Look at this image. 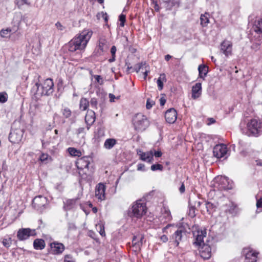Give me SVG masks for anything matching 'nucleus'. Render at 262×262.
Listing matches in <instances>:
<instances>
[{
  "mask_svg": "<svg viewBox=\"0 0 262 262\" xmlns=\"http://www.w3.org/2000/svg\"><path fill=\"white\" fill-rule=\"evenodd\" d=\"M185 185L183 183H182L181 187L179 188V191L181 193H183L185 192Z\"/></svg>",
  "mask_w": 262,
  "mask_h": 262,
  "instance_id": "680f3d73",
  "label": "nucleus"
},
{
  "mask_svg": "<svg viewBox=\"0 0 262 262\" xmlns=\"http://www.w3.org/2000/svg\"><path fill=\"white\" fill-rule=\"evenodd\" d=\"M48 157H49V155L48 154H42L39 157V160L41 162H46L48 160Z\"/></svg>",
  "mask_w": 262,
  "mask_h": 262,
  "instance_id": "3c124183",
  "label": "nucleus"
},
{
  "mask_svg": "<svg viewBox=\"0 0 262 262\" xmlns=\"http://www.w3.org/2000/svg\"><path fill=\"white\" fill-rule=\"evenodd\" d=\"M68 151L69 153L70 154V155H71L72 156L80 157L81 156V151L74 147H69L68 149Z\"/></svg>",
  "mask_w": 262,
  "mask_h": 262,
  "instance_id": "f704fd0d",
  "label": "nucleus"
},
{
  "mask_svg": "<svg viewBox=\"0 0 262 262\" xmlns=\"http://www.w3.org/2000/svg\"><path fill=\"white\" fill-rule=\"evenodd\" d=\"M95 119L96 116L94 111L88 110L85 116V122L88 129H89L90 126L95 122Z\"/></svg>",
  "mask_w": 262,
  "mask_h": 262,
  "instance_id": "412c9836",
  "label": "nucleus"
},
{
  "mask_svg": "<svg viewBox=\"0 0 262 262\" xmlns=\"http://www.w3.org/2000/svg\"><path fill=\"white\" fill-rule=\"evenodd\" d=\"M202 92V84L200 82H198L192 88V98L194 99L199 98Z\"/></svg>",
  "mask_w": 262,
  "mask_h": 262,
  "instance_id": "393cba45",
  "label": "nucleus"
},
{
  "mask_svg": "<svg viewBox=\"0 0 262 262\" xmlns=\"http://www.w3.org/2000/svg\"><path fill=\"white\" fill-rule=\"evenodd\" d=\"M36 231L34 229L30 228H21L18 230L17 233V237L19 241H24L30 236H35Z\"/></svg>",
  "mask_w": 262,
  "mask_h": 262,
  "instance_id": "1a4fd4ad",
  "label": "nucleus"
},
{
  "mask_svg": "<svg viewBox=\"0 0 262 262\" xmlns=\"http://www.w3.org/2000/svg\"><path fill=\"white\" fill-rule=\"evenodd\" d=\"M147 63L146 62H142L141 63H139L138 64H136L134 66V67L133 68L132 67H127L128 71L130 70H132V72H136L137 73H138L141 70V68H143V67H145V65H146Z\"/></svg>",
  "mask_w": 262,
  "mask_h": 262,
  "instance_id": "7c9ffc66",
  "label": "nucleus"
},
{
  "mask_svg": "<svg viewBox=\"0 0 262 262\" xmlns=\"http://www.w3.org/2000/svg\"><path fill=\"white\" fill-rule=\"evenodd\" d=\"M227 152V146L224 144L216 145L213 149V156L218 159L223 157L226 158Z\"/></svg>",
  "mask_w": 262,
  "mask_h": 262,
  "instance_id": "0eeeda50",
  "label": "nucleus"
},
{
  "mask_svg": "<svg viewBox=\"0 0 262 262\" xmlns=\"http://www.w3.org/2000/svg\"><path fill=\"white\" fill-rule=\"evenodd\" d=\"M115 57H116L115 55L114 56H112V58L109 59L108 61L110 62H113L115 61L116 60Z\"/></svg>",
  "mask_w": 262,
  "mask_h": 262,
  "instance_id": "338daca9",
  "label": "nucleus"
},
{
  "mask_svg": "<svg viewBox=\"0 0 262 262\" xmlns=\"http://www.w3.org/2000/svg\"><path fill=\"white\" fill-rule=\"evenodd\" d=\"M146 209L145 204L138 200L133 204L128 214L132 217L140 218L146 213Z\"/></svg>",
  "mask_w": 262,
  "mask_h": 262,
  "instance_id": "f03ea898",
  "label": "nucleus"
},
{
  "mask_svg": "<svg viewBox=\"0 0 262 262\" xmlns=\"http://www.w3.org/2000/svg\"><path fill=\"white\" fill-rule=\"evenodd\" d=\"M94 77L98 83H100V84H102V79L100 75H95Z\"/></svg>",
  "mask_w": 262,
  "mask_h": 262,
  "instance_id": "6e6d98bb",
  "label": "nucleus"
},
{
  "mask_svg": "<svg viewBox=\"0 0 262 262\" xmlns=\"http://www.w3.org/2000/svg\"><path fill=\"white\" fill-rule=\"evenodd\" d=\"M100 231L99 233L102 236H104L105 235V231H104V227L103 226L100 225Z\"/></svg>",
  "mask_w": 262,
  "mask_h": 262,
  "instance_id": "5fc2aeb1",
  "label": "nucleus"
},
{
  "mask_svg": "<svg viewBox=\"0 0 262 262\" xmlns=\"http://www.w3.org/2000/svg\"><path fill=\"white\" fill-rule=\"evenodd\" d=\"M184 234L185 230L183 228L178 229L170 236V242L173 243L175 246L178 247Z\"/></svg>",
  "mask_w": 262,
  "mask_h": 262,
  "instance_id": "9b49d317",
  "label": "nucleus"
},
{
  "mask_svg": "<svg viewBox=\"0 0 262 262\" xmlns=\"http://www.w3.org/2000/svg\"><path fill=\"white\" fill-rule=\"evenodd\" d=\"M139 156H140V159L142 161L150 163L153 160L154 154L152 151H149L147 152H142L139 150L137 152Z\"/></svg>",
  "mask_w": 262,
  "mask_h": 262,
  "instance_id": "4be33fe9",
  "label": "nucleus"
},
{
  "mask_svg": "<svg viewBox=\"0 0 262 262\" xmlns=\"http://www.w3.org/2000/svg\"><path fill=\"white\" fill-rule=\"evenodd\" d=\"M92 161V158L90 156H84L79 158L76 162V165L78 169H88L89 165Z\"/></svg>",
  "mask_w": 262,
  "mask_h": 262,
  "instance_id": "f8f14e48",
  "label": "nucleus"
},
{
  "mask_svg": "<svg viewBox=\"0 0 262 262\" xmlns=\"http://www.w3.org/2000/svg\"><path fill=\"white\" fill-rule=\"evenodd\" d=\"M160 102L161 105H164L166 103V99L162 97L160 99Z\"/></svg>",
  "mask_w": 262,
  "mask_h": 262,
  "instance_id": "69168bd1",
  "label": "nucleus"
},
{
  "mask_svg": "<svg viewBox=\"0 0 262 262\" xmlns=\"http://www.w3.org/2000/svg\"><path fill=\"white\" fill-rule=\"evenodd\" d=\"M116 51V47L115 46H113L111 49V53L112 54V56H114L115 55Z\"/></svg>",
  "mask_w": 262,
  "mask_h": 262,
  "instance_id": "13d9d810",
  "label": "nucleus"
},
{
  "mask_svg": "<svg viewBox=\"0 0 262 262\" xmlns=\"http://www.w3.org/2000/svg\"><path fill=\"white\" fill-rule=\"evenodd\" d=\"M209 14L208 13H205L204 14H202L200 17V21H201V24L203 27L206 26L209 23Z\"/></svg>",
  "mask_w": 262,
  "mask_h": 262,
  "instance_id": "2f4dec72",
  "label": "nucleus"
},
{
  "mask_svg": "<svg viewBox=\"0 0 262 262\" xmlns=\"http://www.w3.org/2000/svg\"><path fill=\"white\" fill-rule=\"evenodd\" d=\"M11 238H4L3 240V245L7 248L9 247L11 245Z\"/></svg>",
  "mask_w": 262,
  "mask_h": 262,
  "instance_id": "c03bdc74",
  "label": "nucleus"
},
{
  "mask_svg": "<svg viewBox=\"0 0 262 262\" xmlns=\"http://www.w3.org/2000/svg\"><path fill=\"white\" fill-rule=\"evenodd\" d=\"M160 239L163 243H166L168 241V237L166 235H163L160 237Z\"/></svg>",
  "mask_w": 262,
  "mask_h": 262,
  "instance_id": "bf43d9fd",
  "label": "nucleus"
},
{
  "mask_svg": "<svg viewBox=\"0 0 262 262\" xmlns=\"http://www.w3.org/2000/svg\"><path fill=\"white\" fill-rule=\"evenodd\" d=\"M163 168V166L160 164H153L151 166V170L152 171H156L157 170H162Z\"/></svg>",
  "mask_w": 262,
  "mask_h": 262,
  "instance_id": "37998d69",
  "label": "nucleus"
},
{
  "mask_svg": "<svg viewBox=\"0 0 262 262\" xmlns=\"http://www.w3.org/2000/svg\"><path fill=\"white\" fill-rule=\"evenodd\" d=\"M105 186L102 183H99L96 187L95 196L98 200L102 201L105 199Z\"/></svg>",
  "mask_w": 262,
  "mask_h": 262,
  "instance_id": "aec40b11",
  "label": "nucleus"
},
{
  "mask_svg": "<svg viewBox=\"0 0 262 262\" xmlns=\"http://www.w3.org/2000/svg\"><path fill=\"white\" fill-rule=\"evenodd\" d=\"M64 262H75V260L71 255L67 254L64 257Z\"/></svg>",
  "mask_w": 262,
  "mask_h": 262,
  "instance_id": "a18cd8bd",
  "label": "nucleus"
},
{
  "mask_svg": "<svg viewBox=\"0 0 262 262\" xmlns=\"http://www.w3.org/2000/svg\"><path fill=\"white\" fill-rule=\"evenodd\" d=\"M46 243L42 239L37 238L33 242V247L36 250H42L45 248Z\"/></svg>",
  "mask_w": 262,
  "mask_h": 262,
  "instance_id": "bb28decb",
  "label": "nucleus"
},
{
  "mask_svg": "<svg viewBox=\"0 0 262 262\" xmlns=\"http://www.w3.org/2000/svg\"><path fill=\"white\" fill-rule=\"evenodd\" d=\"M47 199L42 195L35 196L32 201V206L37 210H40L47 204Z\"/></svg>",
  "mask_w": 262,
  "mask_h": 262,
  "instance_id": "4468645a",
  "label": "nucleus"
},
{
  "mask_svg": "<svg viewBox=\"0 0 262 262\" xmlns=\"http://www.w3.org/2000/svg\"><path fill=\"white\" fill-rule=\"evenodd\" d=\"M62 114L63 116L66 118H69L71 116V111L68 107H65L62 110Z\"/></svg>",
  "mask_w": 262,
  "mask_h": 262,
  "instance_id": "e433bc0d",
  "label": "nucleus"
},
{
  "mask_svg": "<svg viewBox=\"0 0 262 262\" xmlns=\"http://www.w3.org/2000/svg\"><path fill=\"white\" fill-rule=\"evenodd\" d=\"M117 144V140L114 138L106 139L104 143V148L107 149H112Z\"/></svg>",
  "mask_w": 262,
  "mask_h": 262,
  "instance_id": "c85d7f7f",
  "label": "nucleus"
},
{
  "mask_svg": "<svg viewBox=\"0 0 262 262\" xmlns=\"http://www.w3.org/2000/svg\"><path fill=\"white\" fill-rule=\"evenodd\" d=\"M53 86V80L51 78H47L44 81L42 85L36 82L32 88L31 91L36 98H39L43 95L49 96L52 94L54 92Z\"/></svg>",
  "mask_w": 262,
  "mask_h": 262,
  "instance_id": "f257e3e1",
  "label": "nucleus"
},
{
  "mask_svg": "<svg viewBox=\"0 0 262 262\" xmlns=\"http://www.w3.org/2000/svg\"><path fill=\"white\" fill-rule=\"evenodd\" d=\"M171 58V56H170V55H166L165 56V59L166 60V61H168Z\"/></svg>",
  "mask_w": 262,
  "mask_h": 262,
  "instance_id": "774afa93",
  "label": "nucleus"
},
{
  "mask_svg": "<svg viewBox=\"0 0 262 262\" xmlns=\"http://www.w3.org/2000/svg\"><path fill=\"white\" fill-rule=\"evenodd\" d=\"M55 26L60 31H63L65 29V27L59 21L55 24Z\"/></svg>",
  "mask_w": 262,
  "mask_h": 262,
  "instance_id": "864d4df0",
  "label": "nucleus"
},
{
  "mask_svg": "<svg viewBox=\"0 0 262 262\" xmlns=\"http://www.w3.org/2000/svg\"><path fill=\"white\" fill-rule=\"evenodd\" d=\"M200 247L199 253L201 257L204 259H209L212 255L210 246L207 244H203Z\"/></svg>",
  "mask_w": 262,
  "mask_h": 262,
  "instance_id": "2eb2a0df",
  "label": "nucleus"
},
{
  "mask_svg": "<svg viewBox=\"0 0 262 262\" xmlns=\"http://www.w3.org/2000/svg\"><path fill=\"white\" fill-rule=\"evenodd\" d=\"M256 207L257 208L262 207V198L257 200Z\"/></svg>",
  "mask_w": 262,
  "mask_h": 262,
  "instance_id": "052dcab7",
  "label": "nucleus"
},
{
  "mask_svg": "<svg viewBox=\"0 0 262 262\" xmlns=\"http://www.w3.org/2000/svg\"><path fill=\"white\" fill-rule=\"evenodd\" d=\"M137 170L139 171H145V165L143 164H138L137 165Z\"/></svg>",
  "mask_w": 262,
  "mask_h": 262,
  "instance_id": "4d7b16f0",
  "label": "nucleus"
},
{
  "mask_svg": "<svg viewBox=\"0 0 262 262\" xmlns=\"http://www.w3.org/2000/svg\"><path fill=\"white\" fill-rule=\"evenodd\" d=\"M23 131L20 128L12 129L9 134V140L12 143H18L22 139Z\"/></svg>",
  "mask_w": 262,
  "mask_h": 262,
  "instance_id": "9d476101",
  "label": "nucleus"
},
{
  "mask_svg": "<svg viewBox=\"0 0 262 262\" xmlns=\"http://www.w3.org/2000/svg\"><path fill=\"white\" fill-rule=\"evenodd\" d=\"M232 50V42L227 40H224L221 45V51L226 56L231 55Z\"/></svg>",
  "mask_w": 262,
  "mask_h": 262,
  "instance_id": "a211bd4d",
  "label": "nucleus"
},
{
  "mask_svg": "<svg viewBox=\"0 0 262 262\" xmlns=\"http://www.w3.org/2000/svg\"><path fill=\"white\" fill-rule=\"evenodd\" d=\"M109 98L111 102H114L115 96L112 94H109Z\"/></svg>",
  "mask_w": 262,
  "mask_h": 262,
  "instance_id": "0e129e2a",
  "label": "nucleus"
},
{
  "mask_svg": "<svg viewBox=\"0 0 262 262\" xmlns=\"http://www.w3.org/2000/svg\"><path fill=\"white\" fill-rule=\"evenodd\" d=\"M214 186L220 190L231 189L232 188V182L225 176H217L214 180Z\"/></svg>",
  "mask_w": 262,
  "mask_h": 262,
  "instance_id": "423d86ee",
  "label": "nucleus"
},
{
  "mask_svg": "<svg viewBox=\"0 0 262 262\" xmlns=\"http://www.w3.org/2000/svg\"><path fill=\"white\" fill-rule=\"evenodd\" d=\"M165 118L166 122L172 124L175 122L177 118V112L173 108L168 110L165 114Z\"/></svg>",
  "mask_w": 262,
  "mask_h": 262,
  "instance_id": "f3484780",
  "label": "nucleus"
},
{
  "mask_svg": "<svg viewBox=\"0 0 262 262\" xmlns=\"http://www.w3.org/2000/svg\"><path fill=\"white\" fill-rule=\"evenodd\" d=\"M7 101V95L6 93H0V102L5 103Z\"/></svg>",
  "mask_w": 262,
  "mask_h": 262,
  "instance_id": "49530a36",
  "label": "nucleus"
},
{
  "mask_svg": "<svg viewBox=\"0 0 262 262\" xmlns=\"http://www.w3.org/2000/svg\"><path fill=\"white\" fill-rule=\"evenodd\" d=\"M245 255V262H256L258 252H256L250 248H246L243 250Z\"/></svg>",
  "mask_w": 262,
  "mask_h": 262,
  "instance_id": "ddd939ff",
  "label": "nucleus"
},
{
  "mask_svg": "<svg viewBox=\"0 0 262 262\" xmlns=\"http://www.w3.org/2000/svg\"><path fill=\"white\" fill-rule=\"evenodd\" d=\"M198 71L200 77L204 79L208 72V68L204 64H200L198 67Z\"/></svg>",
  "mask_w": 262,
  "mask_h": 262,
  "instance_id": "cd10ccee",
  "label": "nucleus"
},
{
  "mask_svg": "<svg viewBox=\"0 0 262 262\" xmlns=\"http://www.w3.org/2000/svg\"><path fill=\"white\" fill-rule=\"evenodd\" d=\"M162 212L166 221H169L171 220L172 218L171 213L168 208L163 207L162 209Z\"/></svg>",
  "mask_w": 262,
  "mask_h": 262,
  "instance_id": "72a5a7b5",
  "label": "nucleus"
},
{
  "mask_svg": "<svg viewBox=\"0 0 262 262\" xmlns=\"http://www.w3.org/2000/svg\"><path fill=\"white\" fill-rule=\"evenodd\" d=\"M104 135V130L103 128L100 127L97 129V131L96 133L95 137L96 138H100L101 137H103Z\"/></svg>",
  "mask_w": 262,
  "mask_h": 262,
  "instance_id": "a19ab883",
  "label": "nucleus"
},
{
  "mask_svg": "<svg viewBox=\"0 0 262 262\" xmlns=\"http://www.w3.org/2000/svg\"><path fill=\"white\" fill-rule=\"evenodd\" d=\"M249 136L258 137L262 134V121L260 120L252 119L247 125Z\"/></svg>",
  "mask_w": 262,
  "mask_h": 262,
  "instance_id": "7ed1b4c3",
  "label": "nucleus"
},
{
  "mask_svg": "<svg viewBox=\"0 0 262 262\" xmlns=\"http://www.w3.org/2000/svg\"><path fill=\"white\" fill-rule=\"evenodd\" d=\"M133 124L136 130L143 132L149 126V123L146 116L141 114H138L135 117Z\"/></svg>",
  "mask_w": 262,
  "mask_h": 262,
  "instance_id": "39448f33",
  "label": "nucleus"
},
{
  "mask_svg": "<svg viewBox=\"0 0 262 262\" xmlns=\"http://www.w3.org/2000/svg\"><path fill=\"white\" fill-rule=\"evenodd\" d=\"M154 155L156 157H160L162 156V152L160 151H157L154 152Z\"/></svg>",
  "mask_w": 262,
  "mask_h": 262,
  "instance_id": "e2e57ef3",
  "label": "nucleus"
},
{
  "mask_svg": "<svg viewBox=\"0 0 262 262\" xmlns=\"http://www.w3.org/2000/svg\"><path fill=\"white\" fill-rule=\"evenodd\" d=\"M16 5L19 9H20L24 5H30V3L27 0H16Z\"/></svg>",
  "mask_w": 262,
  "mask_h": 262,
  "instance_id": "4c0bfd02",
  "label": "nucleus"
},
{
  "mask_svg": "<svg viewBox=\"0 0 262 262\" xmlns=\"http://www.w3.org/2000/svg\"><path fill=\"white\" fill-rule=\"evenodd\" d=\"M166 81V75L164 73L161 74L158 78L157 82L158 89L162 90L163 88V83Z\"/></svg>",
  "mask_w": 262,
  "mask_h": 262,
  "instance_id": "c756f323",
  "label": "nucleus"
},
{
  "mask_svg": "<svg viewBox=\"0 0 262 262\" xmlns=\"http://www.w3.org/2000/svg\"><path fill=\"white\" fill-rule=\"evenodd\" d=\"M106 41L105 39L101 38L99 40V49L102 51L104 52V46L105 45Z\"/></svg>",
  "mask_w": 262,
  "mask_h": 262,
  "instance_id": "79ce46f5",
  "label": "nucleus"
},
{
  "mask_svg": "<svg viewBox=\"0 0 262 262\" xmlns=\"http://www.w3.org/2000/svg\"><path fill=\"white\" fill-rule=\"evenodd\" d=\"M93 32L91 30H84L74 37L77 44L81 50L85 48Z\"/></svg>",
  "mask_w": 262,
  "mask_h": 262,
  "instance_id": "20e7f679",
  "label": "nucleus"
},
{
  "mask_svg": "<svg viewBox=\"0 0 262 262\" xmlns=\"http://www.w3.org/2000/svg\"><path fill=\"white\" fill-rule=\"evenodd\" d=\"M50 246L52 250V253L54 254H60L65 249V247L63 244L57 242L51 243Z\"/></svg>",
  "mask_w": 262,
  "mask_h": 262,
  "instance_id": "6ab92c4d",
  "label": "nucleus"
},
{
  "mask_svg": "<svg viewBox=\"0 0 262 262\" xmlns=\"http://www.w3.org/2000/svg\"><path fill=\"white\" fill-rule=\"evenodd\" d=\"M207 232L205 229H198L193 232V235L195 241L193 244L197 246H201L202 244H205L204 238L206 236Z\"/></svg>",
  "mask_w": 262,
  "mask_h": 262,
  "instance_id": "6e6552de",
  "label": "nucleus"
},
{
  "mask_svg": "<svg viewBox=\"0 0 262 262\" xmlns=\"http://www.w3.org/2000/svg\"><path fill=\"white\" fill-rule=\"evenodd\" d=\"M67 47L68 50L71 52H74L77 50L81 51V49L77 44V42L74 37L68 42Z\"/></svg>",
  "mask_w": 262,
  "mask_h": 262,
  "instance_id": "a878e982",
  "label": "nucleus"
},
{
  "mask_svg": "<svg viewBox=\"0 0 262 262\" xmlns=\"http://www.w3.org/2000/svg\"><path fill=\"white\" fill-rule=\"evenodd\" d=\"M205 205L207 211L209 214L212 213L215 210V206L213 203L207 202Z\"/></svg>",
  "mask_w": 262,
  "mask_h": 262,
  "instance_id": "c9c22d12",
  "label": "nucleus"
},
{
  "mask_svg": "<svg viewBox=\"0 0 262 262\" xmlns=\"http://www.w3.org/2000/svg\"><path fill=\"white\" fill-rule=\"evenodd\" d=\"M252 29L259 36H262V18H258L254 21Z\"/></svg>",
  "mask_w": 262,
  "mask_h": 262,
  "instance_id": "b1692460",
  "label": "nucleus"
},
{
  "mask_svg": "<svg viewBox=\"0 0 262 262\" xmlns=\"http://www.w3.org/2000/svg\"><path fill=\"white\" fill-rule=\"evenodd\" d=\"M144 236L142 234H137L134 236L132 240L133 246L137 249H140L143 244Z\"/></svg>",
  "mask_w": 262,
  "mask_h": 262,
  "instance_id": "5701e85b",
  "label": "nucleus"
},
{
  "mask_svg": "<svg viewBox=\"0 0 262 262\" xmlns=\"http://www.w3.org/2000/svg\"><path fill=\"white\" fill-rule=\"evenodd\" d=\"M80 108L82 111H85L87 109L89 105V102L88 100L85 98H82L80 101Z\"/></svg>",
  "mask_w": 262,
  "mask_h": 262,
  "instance_id": "473e14b6",
  "label": "nucleus"
},
{
  "mask_svg": "<svg viewBox=\"0 0 262 262\" xmlns=\"http://www.w3.org/2000/svg\"><path fill=\"white\" fill-rule=\"evenodd\" d=\"M154 104L155 103L154 101H150L149 99H147L146 104V108L148 110L151 108Z\"/></svg>",
  "mask_w": 262,
  "mask_h": 262,
  "instance_id": "603ef678",
  "label": "nucleus"
},
{
  "mask_svg": "<svg viewBox=\"0 0 262 262\" xmlns=\"http://www.w3.org/2000/svg\"><path fill=\"white\" fill-rule=\"evenodd\" d=\"M119 20L120 21V26L123 27L126 21V16L125 15L121 14L119 15Z\"/></svg>",
  "mask_w": 262,
  "mask_h": 262,
  "instance_id": "de8ad7c7",
  "label": "nucleus"
},
{
  "mask_svg": "<svg viewBox=\"0 0 262 262\" xmlns=\"http://www.w3.org/2000/svg\"><path fill=\"white\" fill-rule=\"evenodd\" d=\"M144 69H145V71L143 72V75H144V79H145L146 77L148 75V73L149 72V65L147 64L146 65H145Z\"/></svg>",
  "mask_w": 262,
  "mask_h": 262,
  "instance_id": "8fccbe9b",
  "label": "nucleus"
},
{
  "mask_svg": "<svg viewBox=\"0 0 262 262\" xmlns=\"http://www.w3.org/2000/svg\"><path fill=\"white\" fill-rule=\"evenodd\" d=\"M78 204L79 198H78L67 199L63 201V208L64 211H68L75 209Z\"/></svg>",
  "mask_w": 262,
  "mask_h": 262,
  "instance_id": "dca6fc26",
  "label": "nucleus"
},
{
  "mask_svg": "<svg viewBox=\"0 0 262 262\" xmlns=\"http://www.w3.org/2000/svg\"><path fill=\"white\" fill-rule=\"evenodd\" d=\"M189 211H188V215L191 217H193L195 216V207L194 206H192L190 202L189 201Z\"/></svg>",
  "mask_w": 262,
  "mask_h": 262,
  "instance_id": "58836bf2",
  "label": "nucleus"
},
{
  "mask_svg": "<svg viewBox=\"0 0 262 262\" xmlns=\"http://www.w3.org/2000/svg\"><path fill=\"white\" fill-rule=\"evenodd\" d=\"M11 32V29L10 28H7L6 29L2 30L0 32V34L3 37H6Z\"/></svg>",
  "mask_w": 262,
  "mask_h": 262,
  "instance_id": "ea45409f",
  "label": "nucleus"
},
{
  "mask_svg": "<svg viewBox=\"0 0 262 262\" xmlns=\"http://www.w3.org/2000/svg\"><path fill=\"white\" fill-rule=\"evenodd\" d=\"M90 105L92 107L97 108V101L96 98H92L91 99Z\"/></svg>",
  "mask_w": 262,
  "mask_h": 262,
  "instance_id": "09e8293b",
  "label": "nucleus"
}]
</instances>
